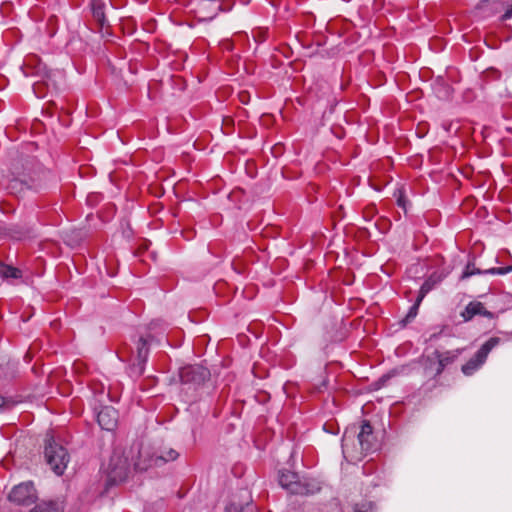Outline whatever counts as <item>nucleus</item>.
<instances>
[{"mask_svg": "<svg viewBox=\"0 0 512 512\" xmlns=\"http://www.w3.org/2000/svg\"><path fill=\"white\" fill-rule=\"evenodd\" d=\"M179 456V453L174 450V449H169L165 452V454L161 455V456H158L156 457L155 459V464H158V462H168V461H173V460H176Z\"/></svg>", "mask_w": 512, "mask_h": 512, "instance_id": "nucleus-22", "label": "nucleus"}, {"mask_svg": "<svg viewBox=\"0 0 512 512\" xmlns=\"http://www.w3.org/2000/svg\"><path fill=\"white\" fill-rule=\"evenodd\" d=\"M462 349H456L451 351L440 352L438 368L442 367L443 370L446 366L452 364L458 356L462 353Z\"/></svg>", "mask_w": 512, "mask_h": 512, "instance_id": "nucleus-15", "label": "nucleus"}, {"mask_svg": "<svg viewBox=\"0 0 512 512\" xmlns=\"http://www.w3.org/2000/svg\"><path fill=\"white\" fill-rule=\"evenodd\" d=\"M347 433H348L347 431L344 433V438H343L342 442L346 441Z\"/></svg>", "mask_w": 512, "mask_h": 512, "instance_id": "nucleus-31", "label": "nucleus"}, {"mask_svg": "<svg viewBox=\"0 0 512 512\" xmlns=\"http://www.w3.org/2000/svg\"><path fill=\"white\" fill-rule=\"evenodd\" d=\"M50 75H51V72H46V73H45V77H46L47 79H50Z\"/></svg>", "mask_w": 512, "mask_h": 512, "instance_id": "nucleus-30", "label": "nucleus"}, {"mask_svg": "<svg viewBox=\"0 0 512 512\" xmlns=\"http://www.w3.org/2000/svg\"><path fill=\"white\" fill-rule=\"evenodd\" d=\"M234 3L231 0H218L217 5L215 6V13L211 18L216 16L219 12H228L233 8Z\"/></svg>", "mask_w": 512, "mask_h": 512, "instance_id": "nucleus-21", "label": "nucleus"}, {"mask_svg": "<svg viewBox=\"0 0 512 512\" xmlns=\"http://www.w3.org/2000/svg\"><path fill=\"white\" fill-rule=\"evenodd\" d=\"M146 363L137 361L131 364L128 368V374L131 378L137 379L143 375Z\"/></svg>", "mask_w": 512, "mask_h": 512, "instance_id": "nucleus-19", "label": "nucleus"}, {"mask_svg": "<svg viewBox=\"0 0 512 512\" xmlns=\"http://www.w3.org/2000/svg\"><path fill=\"white\" fill-rule=\"evenodd\" d=\"M357 438L362 452L368 453L375 449V444L373 442V428L368 421H364L361 425Z\"/></svg>", "mask_w": 512, "mask_h": 512, "instance_id": "nucleus-9", "label": "nucleus"}, {"mask_svg": "<svg viewBox=\"0 0 512 512\" xmlns=\"http://www.w3.org/2000/svg\"><path fill=\"white\" fill-rule=\"evenodd\" d=\"M93 17L101 24L105 23L104 4L100 0H94L92 4Z\"/></svg>", "mask_w": 512, "mask_h": 512, "instance_id": "nucleus-18", "label": "nucleus"}, {"mask_svg": "<svg viewBox=\"0 0 512 512\" xmlns=\"http://www.w3.org/2000/svg\"><path fill=\"white\" fill-rule=\"evenodd\" d=\"M44 454L51 470L59 476L62 475L69 462V454L66 448L56 443L52 437L47 436Z\"/></svg>", "mask_w": 512, "mask_h": 512, "instance_id": "nucleus-2", "label": "nucleus"}, {"mask_svg": "<svg viewBox=\"0 0 512 512\" xmlns=\"http://www.w3.org/2000/svg\"><path fill=\"white\" fill-rule=\"evenodd\" d=\"M439 357H440V351L437 349L434 350L431 354H428L427 356H425L423 367H424L425 375L427 377L435 379L442 374L443 368L442 367L438 368V364L440 362Z\"/></svg>", "mask_w": 512, "mask_h": 512, "instance_id": "nucleus-10", "label": "nucleus"}, {"mask_svg": "<svg viewBox=\"0 0 512 512\" xmlns=\"http://www.w3.org/2000/svg\"><path fill=\"white\" fill-rule=\"evenodd\" d=\"M0 277L3 279H20L22 271L14 266L0 262Z\"/></svg>", "mask_w": 512, "mask_h": 512, "instance_id": "nucleus-14", "label": "nucleus"}, {"mask_svg": "<svg viewBox=\"0 0 512 512\" xmlns=\"http://www.w3.org/2000/svg\"><path fill=\"white\" fill-rule=\"evenodd\" d=\"M99 426L106 431H113L118 423V412L111 406H104L97 413Z\"/></svg>", "mask_w": 512, "mask_h": 512, "instance_id": "nucleus-8", "label": "nucleus"}, {"mask_svg": "<svg viewBox=\"0 0 512 512\" xmlns=\"http://www.w3.org/2000/svg\"><path fill=\"white\" fill-rule=\"evenodd\" d=\"M423 299L421 297L416 298L415 303L410 307L407 315L404 318L405 323L411 322L418 314V309Z\"/></svg>", "mask_w": 512, "mask_h": 512, "instance_id": "nucleus-20", "label": "nucleus"}, {"mask_svg": "<svg viewBox=\"0 0 512 512\" xmlns=\"http://www.w3.org/2000/svg\"><path fill=\"white\" fill-rule=\"evenodd\" d=\"M511 271H512V265L507 266V267L486 269L485 273H490V275H505Z\"/></svg>", "mask_w": 512, "mask_h": 512, "instance_id": "nucleus-25", "label": "nucleus"}, {"mask_svg": "<svg viewBox=\"0 0 512 512\" xmlns=\"http://www.w3.org/2000/svg\"><path fill=\"white\" fill-rule=\"evenodd\" d=\"M354 512H376V506L373 502L358 503L354 507Z\"/></svg>", "mask_w": 512, "mask_h": 512, "instance_id": "nucleus-23", "label": "nucleus"}, {"mask_svg": "<svg viewBox=\"0 0 512 512\" xmlns=\"http://www.w3.org/2000/svg\"><path fill=\"white\" fill-rule=\"evenodd\" d=\"M152 340L151 336L148 337H140L136 343V360L147 363L149 356V346Z\"/></svg>", "mask_w": 512, "mask_h": 512, "instance_id": "nucleus-12", "label": "nucleus"}, {"mask_svg": "<svg viewBox=\"0 0 512 512\" xmlns=\"http://www.w3.org/2000/svg\"><path fill=\"white\" fill-rule=\"evenodd\" d=\"M512 18V4L508 5L506 11L501 16L502 21H506Z\"/></svg>", "mask_w": 512, "mask_h": 512, "instance_id": "nucleus-26", "label": "nucleus"}, {"mask_svg": "<svg viewBox=\"0 0 512 512\" xmlns=\"http://www.w3.org/2000/svg\"><path fill=\"white\" fill-rule=\"evenodd\" d=\"M130 473V464L127 457L113 453L107 469V485H116L125 481Z\"/></svg>", "mask_w": 512, "mask_h": 512, "instance_id": "nucleus-5", "label": "nucleus"}, {"mask_svg": "<svg viewBox=\"0 0 512 512\" xmlns=\"http://www.w3.org/2000/svg\"><path fill=\"white\" fill-rule=\"evenodd\" d=\"M25 181L22 173H19L9 180L6 188L11 194H21L24 190H28Z\"/></svg>", "mask_w": 512, "mask_h": 512, "instance_id": "nucleus-13", "label": "nucleus"}, {"mask_svg": "<svg viewBox=\"0 0 512 512\" xmlns=\"http://www.w3.org/2000/svg\"><path fill=\"white\" fill-rule=\"evenodd\" d=\"M279 484L289 493L309 496L320 491V483L311 478H300L297 473L284 470L279 473Z\"/></svg>", "mask_w": 512, "mask_h": 512, "instance_id": "nucleus-1", "label": "nucleus"}, {"mask_svg": "<svg viewBox=\"0 0 512 512\" xmlns=\"http://www.w3.org/2000/svg\"><path fill=\"white\" fill-rule=\"evenodd\" d=\"M232 507L228 508L227 512H231Z\"/></svg>", "mask_w": 512, "mask_h": 512, "instance_id": "nucleus-32", "label": "nucleus"}, {"mask_svg": "<svg viewBox=\"0 0 512 512\" xmlns=\"http://www.w3.org/2000/svg\"><path fill=\"white\" fill-rule=\"evenodd\" d=\"M6 228L4 227V225L0 222V238H2L3 236L6 235Z\"/></svg>", "mask_w": 512, "mask_h": 512, "instance_id": "nucleus-28", "label": "nucleus"}, {"mask_svg": "<svg viewBox=\"0 0 512 512\" xmlns=\"http://www.w3.org/2000/svg\"><path fill=\"white\" fill-rule=\"evenodd\" d=\"M180 380L187 389L198 390L210 378V371L201 365H188L179 372Z\"/></svg>", "mask_w": 512, "mask_h": 512, "instance_id": "nucleus-4", "label": "nucleus"}, {"mask_svg": "<svg viewBox=\"0 0 512 512\" xmlns=\"http://www.w3.org/2000/svg\"><path fill=\"white\" fill-rule=\"evenodd\" d=\"M4 405V398L0 396V408Z\"/></svg>", "mask_w": 512, "mask_h": 512, "instance_id": "nucleus-29", "label": "nucleus"}, {"mask_svg": "<svg viewBox=\"0 0 512 512\" xmlns=\"http://www.w3.org/2000/svg\"><path fill=\"white\" fill-rule=\"evenodd\" d=\"M30 512H63L62 507L54 501L37 504Z\"/></svg>", "mask_w": 512, "mask_h": 512, "instance_id": "nucleus-17", "label": "nucleus"}, {"mask_svg": "<svg viewBox=\"0 0 512 512\" xmlns=\"http://www.w3.org/2000/svg\"><path fill=\"white\" fill-rule=\"evenodd\" d=\"M475 315L492 317V313L487 311L481 302H470L461 313L465 321L471 320Z\"/></svg>", "mask_w": 512, "mask_h": 512, "instance_id": "nucleus-11", "label": "nucleus"}, {"mask_svg": "<svg viewBox=\"0 0 512 512\" xmlns=\"http://www.w3.org/2000/svg\"><path fill=\"white\" fill-rule=\"evenodd\" d=\"M397 204L399 207H402L404 209L406 207V199H405L404 194L401 191L399 192V196L397 198Z\"/></svg>", "mask_w": 512, "mask_h": 512, "instance_id": "nucleus-27", "label": "nucleus"}, {"mask_svg": "<svg viewBox=\"0 0 512 512\" xmlns=\"http://www.w3.org/2000/svg\"><path fill=\"white\" fill-rule=\"evenodd\" d=\"M500 343V338L491 337L489 338L475 353L473 357H471L461 368L462 372L466 376L473 375L477 370H479L483 364L486 362V359L489 353Z\"/></svg>", "mask_w": 512, "mask_h": 512, "instance_id": "nucleus-6", "label": "nucleus"}, {"mask_svg": "<svg viewBox=\"0 0 512 512\" xmlns=\"http://www.w3.org/2000/svg\"><path fill=\"white\" fill-rule=\"evenodd\" d=\"M8 499L17 505L29 506L37 499V492L32 481L22 482L15 485L9 493Z\"/></svg>", "mask_w": 512, "mask_h": 512, "instance_id": "nucleus-7", "label": "nucleus"}, {"mask_svg": "<svg viewBox=\"0 0 512 512\" xmlns=\"http://www.w3.org/2000/svg\"><path fill=\"white\" fill-rule=\"evenodd\" d=\"M441 281L440 277L433 274L429 276L421 285L418 297H421L422 299L425 298V296Z\"/></svg>", "mask_w": 512, "mask_h": 512, "instance_id": "nucleus-16", "label": "nucleus"}, {"mask_svg": "<svg viewBox=\"0 0 512 512\" xmlns=\"http://www.w3.org/2000/svg\"><path fill=\"white\" fill-rule=\"evenodd\" d=\"M486 270H480L478 268H475L473 265L471 264H468L466 267H465V270L463 271L462 273V278L465 279V278H469L473 275H476V274H486L485 273Z\"/></svg>", "mask_w": 512, "mask_h": 512, "instance_id": "nucleus-24", "label": "nucleus"}, {"mask_svg": "<svg viewBox=\"0 0 512 512\" xmlns=\"http://www.w3.org/2000/svg\"><path fill=\"white\" fill-rule=\"evenodd\" d=\"M26 183V188L38 192L48 186L52 173L40 163L26 162L21 172Z\"/></svg>", "mask_w": 512, "mask_h": 512, "instance_id": "nucleus-3", "label": "nucleus"}]
</instances>
